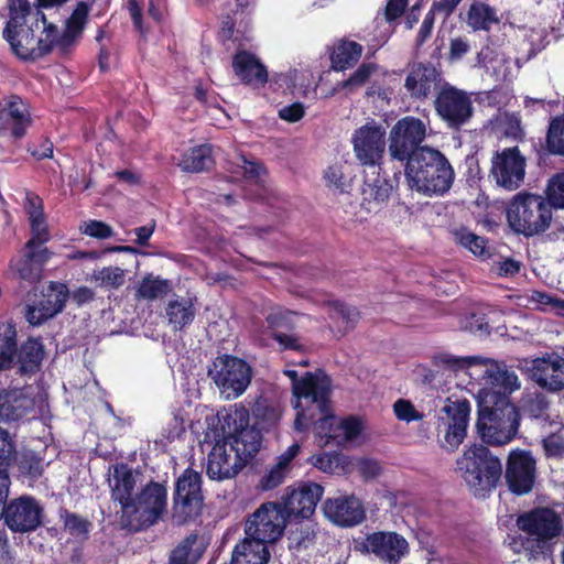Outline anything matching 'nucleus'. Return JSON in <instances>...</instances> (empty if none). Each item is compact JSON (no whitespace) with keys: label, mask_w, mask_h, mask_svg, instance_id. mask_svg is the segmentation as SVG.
<instances>
[{"label":"nucleus","mask_w":564,"mask_h":564,"mask_svg":"<svg viewBox=\"0 0 564 564\" xmlns=\"http://www.w3.org/2000/svg\"><path fill=\"white\" fill-rule=\"evenodd\" d=\"M477 420L476 437L457 460L463 478L477 498H486L494 487V388L482 387L476 395Z\"/></svg>","instance_id":"nucleus-1"},{"label":"nucleus","mask_w":564,"mask_h":564,"mask_svg":"<svg viewBox=\"0 0 564 564\" xmlns=\"http://www.w3.org/2000/svg\"><path fill=\"white\" fill-rule=\"evenodd\" d=\"M332 379L323 370L307 371L294 383L292 405L296 412L294 430L306 432L314 426L316 435L332 431L336 416L332 412Z\"/></svg>","instance_id":"nucleus-2"},{"label":"nucleus","mask_w":564,"mask_h":564,"mask_svg":"<svg viewBox=\"0 0 564 564\" xmlns=\"http://www.w3.org/2000/svg\"><path fill=\"white\" fill-rule=\"evenodd\" d=\"M516 524L525 536H513L509 544L516 553L524 552L529 560L551 557L564 530L561 513L547 506L519 513Z\"/></svg>","instance_id":"nucleus-3"},{"label":"nucleus","mask_w":564,"mask_h":564,"mask_svg":"<svg viewBox=\"0 0 564 564\" xmlns=\"http://www.w3.org/2000/svg\"><path fill=\"white\" fill-rule=\"evenodd\" d=\"M404 175L411 189L427 196L447 193L454 181V170L447 158L430 147L405 162Z\"/></svg>","instance_id":"nucleus-4"},{"label":"nucleus","mask_w":564,"mask_h":564,"mask_svg":"<svg viewBox=\"0 0 564 564\" xmlns=\"http://www.w3.org/2000/svg\"><path fill=\"white\" fill-rule=\"evenodd\" d=\"M507 220L510 228L524 237L545 232L552 223V209L545 198L527 191L519 192L509 202Z\"/></svg>","instance_id":"nucleus-5"},{"label":"nucleus","mask_w":564,"mask_h":564,"mask_svg":"<svg viewBox=\"0 0 564 564\" xmlns=\"http://www.w3.org/2000/svg\"><path fill=\"white\" fill-rule=\"evenodd\" d=\"M496 446L512 441L519 429V409L509 399V395L520 389V381L513 370H509L505 362L496 360Z\"/></svg>","instance_id":"nucleus-6"},{"label":"nucleus","mask_w":564,"mask_h":564,"mask_svg":"<svg viewBox=\"0 0 564 564\" xmlns=\"http://www.w3.org/2000/svg\"><path fill=\"white\" fill-rule=\"evenodd\" d=\"M9 19L3 29V39L10 44L13 53L21 59L35 61L37 56V39L35 36L34 13L29 0H8Z\"/></svg>","instance_id":"nucleus-7"},{"label":"nucleus","mask_w":564,"mask_h":564,"mask_svg":"<svg viewBox=\"0 0 564 564\" xmlns=\"http://www.w3.org/2000/svg\"><path fill=\"white\" fill-rule=\"evenodd\" d=\"M167 489L164 484L150 480L132 499V507L121 514V521L133 531L155 524L166 512Z\"/></svg>","instance_id":"nucleus-8"},{"label":"nucleus","mask_w":564,"mask_h":564,"mask_svg":"<svg viewBox=\"0 0 564 564\" xmlns=\"http://www.w3.org/2000/svg\"><path fill=\"white\" fill-rule=\"evenodd\" d=\"M250 413L245 406L236 408L228 414V432L224 438L230 446V452L239 455L246 465L257 455L262 444V433L258 426L249 425Z\"/></svg>","instance_id":"nucleus-9"},{"label":"nucleus","mask_w":564,"mask_h":564,"mask_svg":"<svg viewBox=\"0 0 564 564\" xmlns=\"http://www.w3.org/2000/svg\"><path fill=\"white\" fill-rule=\"evenodd\" d=\"M434 109L441 120L454 130H460L474 115L470 96L446 82L435 94Z\"/></svg>","instance_id":"nucleus-10"},{"label":"nucleus","mask_w":564,"mask_h":564,"mask_svg":"<svg viewBox=\"0 0 564 564\" xmlns=\"http://www.w3.org/2000/svg\"><path fill=\"white\" fill-rule=\"evenodd\" d=\"M208 376L228 399L237 398L245 392L251 381V368L235 356L224 355L213 361Z\"/></svg>","instance_id":"nucleus-11"},{"label":"nucleus","mask_w":564,"mask_h":564,"mask_svg":"<svg viewBox=\"0 0 564 564\" xmlns=\"http://www.w3.org/2000/svg\"><path fill=\"white\" fill-rule=\"evenodd\" d=\"M426 126L416 117L405 116L399 119L389 133L390 156L400 162H408L425 147Z\"/></svg>","instance_id":"nucleus-12"},{"label":"nucleus","mask_w":564,"mask_h":564,"mask_svg":"<svg viewBox=\"0 0 564 564\" xmlns=\"http://www.w3.org/2000/svg\"><path fill=\"white\" fill-rule=\"evenodd\" d=\"M0 518L13 533H30L43 525L44 508L31 495L10 499L0 509Z\"/></svg>","instance_id":"nucleus-13"},{"label":"nucleus","mask_w":564,"mask_h":564,"mask_svg":"<svg viewBox=\"0 0 564 564\" xmlns=\"http://www.w3.org/2000/svg\"><path fill=\"white\" fill-rule=\"evenodd\" d=\"M32 124L29 105L19 95L0 101V139L18 148Z\"/></svg>","instance_id":"nucleus-14"},{"label":"nucleus","mask_w":564,"mask_h":564,"mask_svg":"<svg viewBox=\"0 0 564 564\" xmlns=\"http://www.w3.org/2000/svg\"><path fill=\"white\" fill-rule=\"evenodd\" d=\"M289 520L278 506V502L262 503L245 524L246 535L269 545L276 542L283 534Z\"/></svg>","instance_id":"nucleus-15"},{"label":"nucleus","mask_w":564,"mask_h":564,"mask_svg":"<svg viewBox=\"0 0 564 564\" xmlns=\"http://www.w3.org/2000/svg\"><path fill=\"white\" fill-rule=\"evenodd\" d=\"M324 494V487L312 481H300L288 487L281 501H276L289 522L308 519Z\"/></svg>","instance_id":"nucleus-16"},{"label":"nucleus","mask_w":564,"mask_h":564,"mask_svg":"<svg viewBox=\"0 0 564 564\" xmlns=\"http://www.w3.org/2000/svg\"><path fill=\"white\" fill-rule=\"evenodd\" d=\"M352 145L356 158L362 165L380 170V163L386 151V129L375 120L367 122L352 134Z\"/></svg>","instance_id":"nucleus-17"},{"label":"nucleus","mask_w":564,"mask_h":564,"mask_svg":"<svg viewBox=\"0 0 564 564\" xmlns=\"http://www.w3.org/2000/svg\"><path fill=\"white\" fill-rule=\"evenodd\" d=\"M506 482L516 496L530 494L536 480V460L530 451L512 449L507 458Z\"/></svg>","instance_id":"nucleus-18"},{"label":"nucleus","mask_w":564,"mask_h":564,"mask_svg":"<svg viewBox=\"0 0 564 564\" xmlns=\"http://www.w3.org/2000/svg\"><path fill=\"white\" fill-rule=\"evenodd\" d=\"M69 297L65 283L51 281L43 290L42 296L25 307V318L32 326H40L61 313Z\"/></svg>","instance_id":"nucleus-19"},{"label":"nucleus","mask_w":564,"mask_h":564,"mask_svg":"<svg viewBox=\"0 0 564 564\" xmlns=\"http://www.w3.org/2000/svg\"><path fill=\"white\" fill-rule=\"evenodd\" d=\"M54 252L46 246L33 245L28 240L18 256L10 261V268L21 280L35 283L42 279L45 265Z\"/></svg>","instance_id":"nucleus-20"},{"label":"nucleus","mask_w":564,"mask_h":564,"mask_svg":"<svg viewBox=\"0 0 564 564\" xmlns=\"http://www.w3.org/2000/svg\"><path fill=\"white\" fill-rule=\"evenodd\" d=\"M361 550L375 554L379 560L398 564L409 554L406 539L394 531H377L366 535Z\"/></svg>","instance_id":"nucleus-21"},{"label":"nucleus","mask_w":564,"mask_h":564,"mask_svg":"<svg viewBox=\"0 0 564 564\" xmlns=\"http://www.w3.org/2000/svg\"><path fill=\"white\" fill-rule=\"evenodd\" d=\"M527 160L519 147L513 145L501 152H496V185L516 191L524 182Z\"/></svg>","instance_id":"nucleus-22"},{"label":"nucleus","mask_w":564,"mask_h":564,"mask_svg":"<svg viewBox=\"0 0 564 564\" xmlns=\"http://www.w3.org/2000/svg\"><path fill=\"white\" fill-rule=\"evenodd\" d=\"M323 511L330 522L341 528L356 527L366 519L365 506L355 495L327 498Z\"/></svg>","instance_id":"nucleus-23"},{"label":"nucleus","mask_w":564,"mask_h":564,"mask_svg":"<svg viewBox=\"0 0 564 564\" xmlns=\"http://www.w3.org/2000/svg\"><path fill=\"white\" fill-rule=\"evenodd\" d=\"M246 466L239 455L230 452L228 442L223 438L218 441L208 454L206 474L209 479L221 481L231 479Z\"/></svg>","instance_id":"nucleus-24"},{"label":"nucleus","mask_w":564,"mask_h":564,"mask_svg":"<svg viewBox=\"0 0 564 564\" xmlns=\"http://www.w3.org/2000/svg\"><path fill=\"white\" fill-rule=\"evenodd\" d=\"M448 417L447 429L444 435V447L448 452H455L467 435V427L470 415V403L468 400L451 401L443 408Z\"/></svg>","instance_id":"nucleus-25"},{"label":"nucleus","mask_w":564,"mask_h":564,"mask_svg":"<svg viewBox=\"0 0 564 564\" xmlns=\"http://www.w3.org/2000/svg\"><path fill=\"white\" fill-rule=\"evenodd\" d=\"M442 84V75L432 64L416 63L406 75L404 87L412 98L425 100Z\"/></svg>","instance_id":"nucleus-26"},{"label":"nucleus","mask_w":564,"mask_h":564,"mask_svg":"<svg viewBox=\"0 0 564 564\" xmlns=\"http://www.w3.org/2000/svg\"><path fill=\"white\" fill-rule=\"evenodd\" d=\"M232 69L238 79L252 88L263 87L269 79L267 67L251 52L239 50L232 57Z\"/></svg>","instance_id":"nucleus-27"},{"label":"nucleus","mask_w":564,"mask_h":564,"mask_svg":"<svg viewBox=\"0 0 564 564\" xmlns=\"http://www.w3.org/2000/svg\"><path fill=\"white\" fill-rule=\"evenodd\" d=\"M532 377L535 382L550 391H560L564 388V358L547 357L533 361Z\"/></svg>","instance_id":"nucleus-28"},{"label":"nucleus","mask_w":564,"mask_h":564,"mask_svg":"<svg viewBox=\"0 0 564 564\" xmlns=\"http://www.w3.org/2000/svg\"><path fill=\"white\" fill-rule=\"evenodd\" d=\"M135 487V478L128 464L120 463L112 466V480L110 482L111 499L119 502L121 512L132 507V492Z\"/></svg>","instance_id":"nucleus-29"},{"label":"nucleus","mask_w":564,"mask_h":564,"mask_svg":"<svg viewBox=\"0 0 564 564\" xmlns=\"http://www.w3.org/2000/svg\"><path fill=\"white\" fill-rule=\"evenodd\" d=\"M45 357V348L40 338L29 337L18 347L15 355L17 373L21 377L35 375L42 366Z\"/></svg>","instance_id":"nucleus-30"},{"label":"nucleus","mask_w":564,"mask_h":564,"mask_svg":"<svg viewBox=\"0 0 564 564\" xmlns=\"http://www.w3.org/2000/svg\"><path fill=\"white\" fill-rule=\"evenodd\" d=\"M391 191L392 184L386 177L380 176L379 170H376L372 176L366 173L361 188L362 205L367 210L381 206L388 200Z\"/></svg>","instance_id":"nucleus-31"},{"label":"nucleus","mask_w":564,"mask_h":564,"mask_svg":"<svg viewBox=\"0 0 564 564\" xmlns=\"http://www.w3.org/2000/svg\"><path fill=\"white\" fill-rule=\"evenodd\" d=\"M282 415L280 403L267 395H259L251 406V417L253 425L263 432L276 427Z\"/></svg>","instance_id":"nucleus-32"},{"label":"nucleus","mask_w":564,"mask_h":564,"mask_svg":"<svg viewBox=\"0 0 564 564\" xmlns=\"http://www.w3.org/2000/svg\"><path fill=\"white\" fill-rule=\"evenodd\" d=\"M204 507V497L173 492L172 519L178 525L195 522Z\"/></svg>","instance_id":"nucleus-33"},{"label":"nucleus","mask_w":564,"mask_h":564,"mask_svg":"<svg viewBox=\"0 0 564 564\" xmlns=\"http://www.w3.org/2000/svg\"><path fill=\"white\" fill-rule=\"evenodd\" d=\"M215 165L213 148L204 143L184 151L177 166L187 173H202L212 170Z\"/></svg>","instance_id":"nucleus-34"},{"label":"nucleus","mask_w":564,"mask_h":564,"mask_svg":"<svg viewBox=\"0 0 564 564\" xmlns=\"http://www.w3.org/2000/svg\"><path fill=\"white\" fill-rule=\"evenodd\" d=\"M270 552L268 545L248 535L236 544L231 564H268Z\"/></svg>","instance_id":"nucleus-35"},{"label":"nucleus","mask_w":564,"mask_h":564,"mask_svg":"<svg viewBox=\"0 0 564 564\" xmlns=\"http://www.w3.org/2000/svg\"><path fill=\"white\" fill-rule=\"evenodd\" d=\"M29 400L19 389L0 388V421L17 422L28 411Z\"/></svg>","instance_id":"nucleus-36"},{"label":"nucleus","mask_w":564,"mask_h":564,"mask_svg":"<svg viewBox=\"0 0 564 564\" xmlns=\"http://www.w3.org/2000/svg\"><path fill=\"white\" fill-rule=\"evenodd\" d=\"M496 133L499 139H507L514 143L523 142L525 130L520 112L499 107L496 113Z\"/></svg>","instance_id":"nucleus-37"},{"label":"nucleus","mask_w":564,"mask_h":564,"mask_svg":"<svg viewBox=\"0 0 564 564\" xmlns=\"http://www.w3.org/2000/svg\"><path fill=\"white\" fill-rule=\"evenodd\" d=\"M89 10L90 6L87 2L79 1L66 20L64 31L61 34V43L67 50L73 47L82 37L88 22Z\"/></svg>","instance_id":"nucleus-38"},{"label":"nucleus","mask_w":564,"mask_h":564,"mask_svg":"<svg viewBox=\"0 0 564 564\" xmlns=\"http://www.w3.org/2000/svg\"><path fill=\"white\" fill-rule=\"evenodd\" d=\"M362 52V45L355 41L345 39L338 41L330 53L332 68L336 72L352 68L359 62Z\"/></svg>","instance_id":"nucleus-39"},{"label":"nucleus","mask_w":564,"mask_h":564,"mask_svg":"<svg viewBox=\"0 0 564 564\" xmlns=\"http://www.w3.org/2000/svg\"><path fill=\"white\" fill-rule=\"evenodd\" d=\"M40 23L42 24V33H44V37L37 39V44H40V50H37V56H45L52 52L54 47H57L61 53H67V47L61 43V34L58 28L48 22L46 15L41 10H35L33 24H35V29H40Z\"/></svg>","instance_id":"nucleus-40"},{"label":"nucleus","mask_w":564,"mask_h":564,"mask_svg":"<svg viewBox=\"0 0 564 564\" xmlns=\"http://www.w3.org/2000/svg\"><path fill=\"white\" fill-rule=\"evenodd\" d=\"M306 463L329 475L348 474L351 466L350 458L339 452L313 454L306 459Z\"/></svg>","instance_id":"nucleus-41"},{"label":"nucleus","mask_w":564,"mask_h":564,"mask_svg":"<svg viewBox=\"0 0 564 564\" xmlns=\"http://www.w3.org/2000/svg\"><path fill=\"white\" fill-rule=\"evenodd\" d=\"M18 352L17 329L11 323L0 325V371L11 370L15 366Z\"/></svg>","instance_id":"nucleus-42"},{"label":"nucleus","mask_w":564,"mask_h":564,"mask_svg":"<svg viewBox=\"0 0 564 564\" xmlns=\"http://www.w3.org/2000/svg\"><path fill=\"white\" fill-rule=\"evenodd\" d=\"M165 312L175 330L184 329L195 317V307L189 299L170 301Z\"/></svg>","instance_id":"nucleus-43"},{"label":"nucleus","mask_w":564,"mask_h":564,"mask_svg":"<svg viewBox=\"0 0 564 564\" xmlns=\"http://www.w3.org/2000/svg\"><path fill=\"white\" fill-rule=\"evenodd\" d=\"M198 541L196 533L186 535L170 553L167 564H196L203 550L194 549Z\"/></svg>","instance_id":"nucleus-44"},{"label":"nucleus","mask_w":564,"mask_h":564,"mask_svg":"<svg viewBox=\"0 0 564 564\" xmlns=\"http://www.w3.org/2000/svg\"><path fill=\"white\" fill-rule=\"evenodd\" d=\"M488 361H492V360L491 359H482L478 356L456 357L448 352H437L431 357L432 366H434L438 369L451 370L454 372L468 369L469 367H471L474 365L486 364Z\"/></svg>","instance_id":"nucleus-45"},{"label":"nucleus","mask_w":564,"mask_h":564,"mask_svg":"<svg viewBox=\"0 0 564 564\" xmlns=\"http://www.w3.org/2000/svg\"><path fill=\"white\" fill-rule=\"evenodd\" d=\"M362 430L361 421L357 416H347L343 419L340 422L335 421L332 431L326 429L324 432L325 435H317L319 438H325V445L330 444L332 441H335L339 436H343L346 441L355 440Z\"/></svg>","instance_id":"nucleus-46"},{"label":"nucleus","mask_w":564,"mask_h":564,"mask_svg":"<svg viewBox=\"0 0 564 564\" xmlns=\"http://www.w3.org/2000/svg\"><path fill=\"white\" fill-rule=\"evenodd\" d=\"M326 305L332 308L329 312V318L334 323H343V328L338 329L340 336H344L348 330L356 326L360 316L356 307L349 306L339 300L327 301Z\"/></svg>","instance_id":"nucleus-47"},{"label":"nucleus","mask_w":564,"mask_h":564,"mask_svg":"<svg viewBox=\"0 0 564 564\" xmlns=\"http://www.w3.org/2000/svg\"><path fill=\"white\" fill-rule=\"evenodd\" d=\"M455 241L462 247L469 250L473 254L480 258L481 260L489 259L491 257L490 249L487 246V239L477 236L467 228L457 229L454 232Z\"/></svg>","instance_id":"nucleus-48"},{"label":"nucleus","mask_w":564,"mask_h":564,"mask_svg":"<svg viewBox=\"0 0 564 564\" xmlns=\"http://www.w3.org/2000/svg\"><path fill=\"white\" fill-rule=\"evenodd\" d=\"M19 476L34 482L44 471L43 458L32 451L23 452L17 459Z\"/></svg>","instance_id":"nucleus-49"},{"label":"nucleus","mask_w":564,"mask_h":564,"mask_svg":"<svg viewBox=\"0 0 564 564\" xmlns=\"http://www.w3.org/2000/svg\"><path fill=\"white\" fill-rule=\"evenodd\" d=\"M58 518L64 524V529L73 536L86 540L93 527L91 522L77 513L70 512L62 507L58 510Z\"/></svg>","instance_id":"nucleus-50"},{"label":"nucleus","mask_w":564,"mask_h":564,"mask_svg":"<svg viewBox=\"0 0 564 564\" xmlns=\"http://www.w3.org/2000/svg\"><path fill=\"white\" fill-rule=\"evenodd\" d=\"M202 485V474L192 467H187L175 480L173 492L204 497Z\"/></svg>","instance_id":"nucleus-51"},{"label":"nucleus","mask_w":564,"mask_h":564,"mask_svg":"<svg viewBox=\"0 0 564 564\" xmlns=\"http://www.w3.org/2000/svg\"><path fill=\"white\" fill-rule=\"evenodd\" d=\"M545 144L551 154L564 155V115L551 118Z\"/></svg>","instance_id":"nucleus-52"},{"label":"nucleus","mask_w":564,"mask_h":564,"mask_svg":"<svg viewBox=\"0 0 564 564\" xmlns=\"http://www.w3.org/2000/svg\"><path fill=\"white\" fill-rule=\"evenodd\" d=\"M467 23L475 31H488L494 23V9L482 2L471 3L467 14Z\"/></svg>","instance_id":"nucleus-53"},{"label":"nucleus","mask_w":564,"mask_h":564,"mask_svg":"<svg viewBox=\"0 0 564 564\" xmlns=\"http://www.w3.org/2000/svg\"><path fill=\"white\" fill-rule=\"evenodd\" d=\"M171 291L167 280L148 274L142 279L138 288V296L144 300H155L166 295Z\"/></svg>","instance_id":"nucleus-54"},{"label":"nucleus","mask_w":564,"mask_h":564,"mask_svg":"<svg viewBox=\"0 0 564 564\" xmlns=\"http://www.w3.org/2000/svg\"><path fill=\"white\" fill-rule=\"evenodd\" d=\"M544 198L551 209L564 210V171L553 174L547 180Z\"/></svg>","instance_id":"nucleus-55"},{"label":"nucleus","mask_w":564,"mask_h":564,"mask_svg":"<svg viewBox=\"0 0 564 564\" xmlns=\"http://www.w3.org/2000/svg\"><path fill=\"white\" fill-rule=\"evenodd\" d=\"M294 314L295 313L291 311H276L269 313L265 316V323L270 337L272 338L273 334L276 333L294 332L295 324L292 318Z\"/></svg>","instance_id":"nucleus-56"},{"label":"nucleus","mask_w":564,"mask_h":564,"mask_svg":"<svg viewBox=\"0 0 564 564\" xmlns=\"http://www.w3.org/2000/svg\"><path fill=\"white\" fill-rule=\"evenodd\" d=\"M377 66L373 63H362L359 67L345 80L336 84L337 90L349 89L355 90L362 87L375 73Z\"/></svg>","instance_id":"nucleus-57"},{"label":"nucleus","mask_w":564,"mask_h":564,"mask_svg":"<svg viewBox=\"0 0 564 564\" xmlns=\"http://www.w3.org/2000/svg\"><path fill=\"white\" fill-rule=\"evenodd\" d=\"M291 470L275 462L268 471L261 476L259 480V488L262 490H273L284 482L290 476Z\"/></svg>","instance_id":"nucleus-58"},{"label":"nucleus","mask_w":564,"mask_h":564,"mask_svg":"<svg viewBox=\"0 0 564 564\" xmlns=\"http://www.w3.org/2000/svg\"><path fill=\"white\" fill-rule=\"evenodd\" d=\"M15 455V445L8 431L0 427V474H9V467Z\"/></svg>","instance_id":"nucleus-59"},{"label":"nucleus","mask_w":564,"mask_h":564,"mask_svg":"<svg viewBox=\"0 0 564 564\" xmlns=\"http://www.w3.org/2000/svg\"><path fill=\"white\" fill-rule=\"evenodd\" d=\"M29 221L31 234L29 240H33V245L46 246L51 239V234L46 224L45 215L40 216L37 214L33 218H30Z\"/></svg>","instance_id":"nucleus-60"},{"label":"nucleus","mask_w":564,"mask_h":564,"mask_svg":"<svg viewBox=\"0 0 564 564\" xmlns=\"http://www.w3.org/2000/svg\"><path fill=\"white\" fill-rule=\"evenodd\" d=\"M393 411L398 420L410 423L421 421L424 417L422 412H419L413 403L405 399H399L393 404Z\"/></svg>","instance_id":"nucleus-61"},{"label":"nucleus","mask_w":564,"mask_h":564,"mask_svg":"<svg viewBox=\"0 0 564 564\" xmlns=\"http://www.w3.org/2000/svg\"><path fill=\"white\" fill-rule=\"evenodd\" d=\"M272 339L279 344V348L281 351L294 350L299 352H304L307 349V347L301 343L300 337L294 332L273 334Z\"/></svg>","instance_id":"nucleus-62"},{"label":"nucleus","mask_w":564,"mask_h":564,"mask_svg":"<svg viewBox=\"0 0 564 564\" xmlns=\"http://www.w3.org/2000/svg\"><path fill=\"white\" fill-rule=\"evenodd\" d=\"M83 234L98 239H108L112 236V228L101 220H89L85 223Z\"/></svg>","instance_id":"nucleus-63"},{"label":"nucleus","mask_w":564,"mask_h":564,"mask_svg":"<svg viewBox=\"0 0 564 564\" xmlns=\"http://www.w3.org/2000/svg\"><path fill=\"white\" fill-rule=\"evenodd\" d=\"M545 454L550 457H564V437L551 434L543 441Z\"/></svg>","instance_id":"nucleus-64"}]
</instances>
